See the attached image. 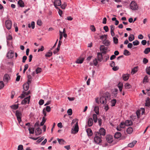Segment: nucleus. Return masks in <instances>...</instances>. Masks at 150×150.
Segmentation results:
<instances>
[{"label": "nucleus", "instance_id": "obj_55", "mask_svg": "<svg viewBox=\"0 0 150 150\" xmlns=\"http://www.w3.org/2000/svg\"><path fill=\"white\" fill-rule=\"evenodd\" d=\"M125 123L124 122H122L120 125V128H124L125 127Z\"/></svg>", "mask_w": 150, "mask_h": 150}, {"label": "nucleus", "instance_id": "obj_33", "mask_svg": "<svg viewBox=\"0 0 150 150\" xmlns=\"http://www.w3.org/2000/svg\"><path fill=\"white\" fill-rule=\"evenodd\" d=\"M93 119L94 122L95 123L97 121V115L95 114H93Z\"/></svg>", "mask_w": 150, "mask_h": 150}, {"label": "nucleus", "instance_id": "obj_18", "mask_svg": "<svg viewBox=\"0 0 150 150\" xmlns=\"http://www.w3.org/2000/svg\"><path fill=\"white\" fill-rule=\"evenodd\" d=\"M18 4L21 7H23L24 6V2L22 0H19L18 2Z\"/></svg>", "mask_w": 150, "mask_h": 150}, {"label": "nucleus", "instance_id": "obj_11", "mask_svg": "<svg viewBox=\"0 0 150 150\" xmlns=\"http://www.w3.org/2000/svg\"><path fill=\"white\" fill-rule=\"evenodd\" d=\"M103 56L102 53L98 52L97 53V59L98 61L101 62L103 60Z\"/></svg>", "mask_w": 150, "mask_h": 150}, {"label": "nucleus", "instance_id": "obj_61", "mask_svg": "<svg viewBox=\"0 0 150 150\" xmlns=\"http://www.w3.org/2000/svg\"><path fill=\"white\" fill-rule=\"evenodd\" d=\"M103 29L106 32H107L109 31V29L108 26H104L103 27Z\"/></svg>", "mask_w": 150, "mask_h": 150}, {"label": "nucleus", "instance_id": "obj_43", "mask_svg": "<svg viewBox=\"0 0 150 150\" xmlns=\"http://www.w3.org/2000/svg\"><path fill=\"white\" fill-rule=\"evenodd\" d=\"M67 112L69 115H71L72 114V111L71 109H69L67 111Z\"/></svg>", "mask_w": 150, "mask_h": 150}, {"label": "nucleus", "instance_id": "obj_19", "mask_svg": "<svg viewBox=\"0 0 150 150\" xmlns=\"http://www.w3.org/2000/svg\"><path fill=\"white\" fill-rule=\"evenodd\" d=\"M129 74H128L123 75L122 76L123 79L125 81L129 79Z\"/></svg>", "mask_w": 150, "mask_h": 150}, {"label": "nucleus", "instance_id": "obj_16", "mask_svg": "<svg viewBox=\"0 0 150 150\" xmlns=\"http://www.w3.org/2000/svg\"><path fill=\"white\" fill-rule=\"evenodd\" d=\"M10 77L8 75L5 74L4 77V82H8V81Z\"/></svg>", "mask_w": 150, "mask_h": 150}, {"label": "nucleus", "instance_id": "obj_8", "mask_svg": "<svg viewBox=\"0 0 150 150\" xmlns=\"http://www.w3.org/2000/svg\"><path fill=\"white\" fill-rule=\"evenodd\" d=\"M61 1L60 0H54V5L57 9H58L59 8L57 6H61Z\"/></svg>", "mask_w": 150, "mask_h": 150}, {"label": "nucleus", "instance_id": "obj_36", "mask_svg": "<svg viewBox=\"0 0 150 150\" xmlns=\"http://www.w3.org/2000/svg\"><path fill=\"white\" fill-rule=\"evenodd\" d=\"M116 102V100L115 99H113L111 101V106H114L115 105Z\"/></svg>", "mask_w": 150, "mask_h": 150}, {"label": "nucleus", "instance_id": "obj_12", "mask_svg": "<svg viewBox=\"0 0 150 150\" xmlns=\"http://www.w3.org/2000/svg\"><path fill=\"white\" fill-rule=\"evenodd\" d=\"M106 140L109 143H111L113 141L112 137L111 135L107 136L106 137Z\"/></svg>", "mask_w": 150, "mask_h": 150}, {"label": "nucleus", "instance_id": "obj_42", "mask_svg": "<svg viewBox=\"0 0 150 150\" xmlns=\"http://www.w3.org/2000/svg\"><path fill=\"white\" fill-rule=\"evenodd\" d=\"M42 71V69L41 68L38 67L36 69V72L37 74L40 73Z\"/></svg>", "mask_w": 150, "mask_h": 150}, {"label": "nucleus", "instance_id": "obj_25", "mask_svg": "<svg viewBox=\"0 0 150 150\" xmlns=\"http://www.w3.org/2000/svg\"><path fill=\"white\" fill-rule=\"evenodd\" d=\"M84 60V59L83 58H79L76 60V62L78 64H81L83 63Z\"/></svg>", "mask_w": 150, "mask_h": 150}, {"label": "nucleus", "instance_id": "obj_40", "mask_svg": "<svg viewBox=\"0 0 150 150\" xmlns=\"http://www.w3.org/2000/svg\"><path fill=\"white\" fill-rule=\"evenodd\" d=\"M52 52H48L45 54V57H49L52 55Z\"/></svg>", "mask_w": 150, "mask_h": 150}, {"label": "nucleus", "instance_id": "obj_5", "mask_svg": "<svg viewBox=\"0 0 150 150\" xmlns=\"http://www.w3.org/2000/svg\"><path fill=\"white\" fill-rule=\"evenodd\" d=\"M16 115L17 117V119L19 123L21 121V116L22 114L21 112L18 110H16Z\"/></svg>", "mask_w": 150, "mask_h": 150}, {"label": "nucleus", "instance_id": "obj_60", "mask_svg": "<svg viewBox=\"0 0 150 150\" xmlns=\"http://www.w3.org/2000/svg\"><path fill=\"white\" fill-rule=\"evenodd\" d=\"M44 103V100L42 99H40L39 102V104L40 105H42Z\"/></svg>", "mask_w": 150, "mask_h": 150}, {"label": "nucleus", "instance_id": "obj_57", "mask_svg": "<svg viewBox=\"0 0 150 150\" xmlns=\"http://www.w3.org/2000/svg\"><path fill=\"white\" fill-rule=\"evenodd\" d=\"M37 24L38 25H41L42 24V22L40 20H38L37 21Z\"/></svg>", "mask_w": 150, "mask_h": 150}, {"label": "nucleus", "instance_id": "obj_26", "mask_svg": "<svg viewBox=\"0 0 150 150\" xmlns=\"http://www.w3.org/2000/svg\"><path fill=\"white\" fill-rule=\"evenodd\" d=\"M145 105L146 106H150V99L149 98H147V99L146 101Z\"/></svg>", "mask_w": 150, "mask_h": 150}, {"label": "nucleus", "instance_id": "obj_48", "mask_svg": "<svg viewBox=\"0 0 150 150\" xmlns=\"http://www.w3.org/2000/svg\"><path fill=\"white\" fill-rule=\"evenodd\" d=\"M4 84L3 81H0V89H2L4 86Z\"/></svg>", "mask_w": 150, "mask_h": 150}, {"label": "nucleus", "instance_id": "obj_17", "mask_svg": "<svg viewBox=\"0 0 150 150\" xmlns=\"http://www.w3.org/2000/svg\"><path fill=\"white\" fill-rule=\"evenodd\" d=\"M125 124L126 126H130L132 124V122L131 120H127L125 121Z\"/></svg>", "mask_w": 150, "mask_h": 150}, {"label": "nucleus", "instance_id": "obj_63", "mask_svg": "<svg viewBox=\"0 0 150 150\" xmlns=\"http://www.w3.org/2000/svg\"><path fill=\"white\" fill-rule=\"evenodd\" d=\"M147 42L145 40H143L142 41L141 43L142 45H144Z\"/></svg>", "mask_w": 150, "mask_h": 150}, {"label": "nucleus", "instance_id": "obj_37", "mask_svg": "<svg viewBox=\"0 0 150 150\" xmlns=\"http://www.w3.org/2000/svg\"><path fill=\"white\" fill-rule=\"evenodd\" d=\"M150 52V48L148 47L145 49L144 52L145 54H147Z\"/></svg>", "mask_w": 150, "mask_h": 150}, {"label": "nucleus", "instance_id": "obj_52", "mask_svg": "<svg viewBox=\"0 0 150 150\" xmlns=\"http://www.w3.org/2000/svg\"><path fill=\"white\" fill-rule=\"evenodd\" d=\"M47 112H49L51 110V108L50 106H47L45 109Z\"/></svg>", "mask_w": 150, "mask_h": 150}, {"label": "nucleus", "instance_id": "obj_34", "mask_svg": "<svg viewBox=\"0 0 150 150\" xmlns=\"http://www.w3.org/2000/svg\"><path fill=\"white\" fill-rule=\"evenodd\" d=\"M57 140H58L59 143L60 144H64V140L62 139H59V138L57 139Z\"/></svg>", "mask_w": 150, "mask_h": 150}, {"label": "nucleus", "instance_id": "obj_39", "mask_svg": "<svg viewBox=\"0 0 150 150\" xmlns=\"http://www.w3.org/2000/svg\"><path fill=\"white\" fill-rule=\"evenodd\" d=\"M11 108L14 109V110H16L17 109L18 107V105H12L11 106Z\"/></svg>", "mask_w": 150, "mask_h": 150}, {"label": "nucleus", "instance_id": "obj_46", "mask_svg": "<svg viewBox=\"0 0 150 150\" xmlns=\"http://www.w3.org/2000/svg\"><path fill=\"white\" fill-rule=\"evenodd\" d=\"M113 42L115 44H117L118 42V39L115 37H114L113 38Z\"/></svg>", "mask_w": 150, "mask_h": 150}, {"label": "nucleus", "instance_id": "obj_44", "mask_svg": "<svg viewBox=\"0 0 150 150\" xmlns=\"http://www.w3.org/2000/svg\"><path fill=\"white\" fill-rule=\"evenodd\" d=\"M98 59H97V58H95L93 60V64H94V65L95 66H96L98 63Z\"/></svg>", "mask_w": 150, "mask_h": 150}, {"label": "nucleus", "instance_id": "obj_7", "mask_svg": "<svg viewBox=\"0 0 150 150\" xmlns=\"http://www.w3.org/2000/svg\"><path fill=\"white\" fill-rule=\"evenodd\" d=\"M79 126L78 123L76 122L75 125L74 129L72 128L71 129L72 132L74 134H76L79 131Z\"/></svg>", "mask_w": 150, "mask_h": 150}, {"label": "nucleus", "instance_id": "obj_24", "mask_svg": "<svg viewBox=\"0 0 150 150\" xmlns=\"http://www.w3.org/2000/svg\"><path fill=\"white\" fill-rule=\"evenodd\" d=\"M103 44L106 46H108L110 45V42L109 41L106 40H103Z\"/></svg>", "mask_w": 150, "mask_h": 150}, {"label": "nucleus", "instance_id": "obj_58", "mask_svg": "<svg viewBox=\"0 0 150 150\" xmlns=\"http://www.w3.org/2000/svg\"><path fill=\"white\" fill-rule=\"evenodd\" d=\"M44 137H41L37 141V142L38 143H40V142H41L43 139H44Z\"/></svg>", "mask_w": 150, "mask_h": 150}, {"label": "nucleus", "instance_id": "obj_2", "mask_svg": "<svg viewBox=\"0 0 150 150\" xmlns=\"http://www.w3.org/2000/svg\"><path fill=\"white\" fill-rule=\"evenodd\" d=\"M138 6L134 1H132L130 4V8L132 10L136 11L138 9Z\"/></svg>", "mask_w": 150, "mask_h": 150}, {"label": "nucleus", "instance_id": "obj_4", "mask_svg": "<svg viewBox=\"0 0 150 150\" xmlns=\"http://www.w3.org/2000/svg\"><path fill=\"white\" fill-rule=\"evenodd\" d=\"M96 135L101 136V135L104 136L105 134V130L103 128L100 129L99 132H95Z\"/></svg>", "mask_w": 150, "mask_h": 150}, {"label": "nucleus", "instance_id": "obj_20", "mask_svg": "<svg viewBox=\"0 0 150 150\" xmlns=\"http://www.w3.org/2000/svg\"><path fill=\"white\" fill-rule=\"evenodd\" d=\"M121 136V133L120 132H117L114 135L115 138L118 139L120 138Z\"/></svg>", "mask_w": 150, "mask_h": 150}, {"label": "nucleus", "instance_id": "obj_22", "mask_svg": "<svg viewBox=\"0 0 150 150\" xmlns=\"http://www.w3.org/2000/svg\"><path fill=\"white\" fill-rule=\"evenodd\" d=\"M138 67H135L132 69L131 72L132 74H134L136 73L137 71Z\"/></svg>", "mask_w": 150, "mask_h": 150}, {"label": "nucleus", "instance_id": "obj_27", "mask_svg": "<svg viewBox=\"0 0 150 150\" xmlns=\"http://www.w3.org/2000/svg\"><path fill=\"white\" fill-rule=\"evenodd\" d=\"M28 26L29 28H30L31 27L33 29L35 28V22L34 21L32 22L31 24H29L28 25Z\"/></svg>", "mask_w": 150, "mask_h": 150}, {"label": "nucleus", "instance_id": "obj_15", "mask_svg": "<svg viewBox=\"0 0 150 150\" xmlns=\"http://www.w3.org/2000/svg\"><path fill=\"white\" fill-rule=\"evenodd\" d=\"M93 123V119L91 118H89L88 121V125L89 127L92 126Z\"/></svg>", "mask_w": 150, "mask_h": 150}, {"label": "nucleus", "instance_id": "obj_10", "mask_svg": "<svg viewBox=\"0 0 150 150\" xmlns=\"http://www.w3.org/2000/svg\"><path fill=\"white\" fill-rule=\"evenodd\" d=\"M100 49L102 54H105L106 53L107 48L105 47L103 45L100 46Z\"/></svg>", "mask_w": 150, "mask_h": 150}, {"label": "nucleus", "instance_id": "obj_45", "mask_svg": "<svg viewBox=\"0 0 150 150\" xmlns=\"http://www.w3.org/2000/svg\"><path fill=\"white\" fill-rule=\"evenodd\" d=\"M7 44H8V41L11 40L12 39V37L11 35H9L8 36V37H7Z\"/></svg>", "mask_w": 150, "mask_h": 150}, {"label": "nucleus", "instance_id": "obj_51", "mask_svg": "<svg viewBox=\"0 0 150 150\" xmlns=\"http://www.w3.org/2000/svg\"><path fill=\"white\" fill-rule=\"evenodd\" d=\"M148 62V60L145 58H144L143 59V62L144 64H146Z\"/></svg>", "mask_w": 150, "mask_h": 150}, {"label": "nucleus", "instance_id": "obj_14", "mask_svg": "<svg viewBox=\"0 0 150 150\" xmlns=\"http://www.w3.org/2000/svg\"><path fill=\"white\" fill-rule=\"evenodd\" d=\"M35 132L36 135H38L41 134L42 130L39 127H38L36 129Z\"/></svg>", "mask_w": 150, "mask_h": 150}, {"label": "nucleus", "instance_id": "obj_13", "mask_svg": "<svg viewBox=\"0 0 150 150\" xmlns=\"http://www.w3.org/2000/svg\"><path fill=\"white\" fill-rule=\"evenodd\" d=\"M30 83H28V82H27V83H25L23 85V89L25 91H26L28 90L29 88V85Z\"/></svg>", "mask_w": 150, "mask_h": 150}, {"label": "nucleus", "instance_id": "obj_31", "mask_svg": "<svg viewBox=\"0 0 150 150\" xmlns=\"http://www.w3.org/2000/svg\"><path fill=\"white\" fill-rule=\"evenodd\" d=\"M123 54L126 56H128L131 54L127 50L125 49L123 52Z\"/></svg>", "mask_w": 150, "mask_h": 150}, {"label": "nucleus", "instance_id": "obj_35", "mask_svg": "<svg viewBox=\"0 0 150 150\" xmlns=\"http://www.w3.org/2000/svg\"><path fill=\"white\" fill-rule=\"evenodd\" d=\"M107 35H102L100 36V39L102 40L103 41V40H106L107 38Z\"/></svg>", "mask_w": 150, "mask_h": 150}, {"label": "nucleus", "instance_id": "obj_53", "mask_svg": "<svg viewBox=\"0 0 150 150\" xmlns=\"http://www.w3.org/2000/svg\"><path fill=\"white\" fill-rule=\"evenodd\" d=\"M148 77L147 76H145L143 79V83L148 82Z\"/></svg>", "mask_w": 150, "mask_h": 150}, {"label": "nucleus", "instance_id": "obj_32", "mask_svg": "<svg viewBox=\"0 0 150 150\" xmlns=\"http://www.w3.org/2000/svg\"><path fill=\"white\" fill-rule=\"evenodd\" d=\"M134 39V35L133 34H131L129 37V40L130 41H132Z\"/></svg>", "mask_w": 150, "mask_h": 150}, {"label": "nucleus", "instance_id": "obj_54", "mask_svg": "<svg viewBox=\"0 0 150 150\" xmlns=\"http://www.w3.org/2000/svg\"><path fill=\"white\" fill-rule=\"evenodd\" d=\"M90 28L92 31L95 32L96 31V28L94 26L91 25L90 27Z\"/></svg>", "mask_w": 150, "mask_h": 150}, {"label": "nucleus", "instance_id": "obj_23", "mask_svg": "<svg viewBox=\"0 0 150 150\" xmlns=\"http://www.w3.org/2000/svg\"><path fill=\"white\" fill-rule=\"evenodd\" d=\"M86 132L88 136H91L92 135L93 133L91 130L90 129H87L86 130Z\"/></svg>", "mask_w": 150, "mask_h": 150}, {"label": "nucleus", "instance_id": "obj_29", "mask_svg": "<svg viewBox=\"0 0 150 150\" xmlns=\"http://www.w3.org/2000/svg\"><path fill=\"white\" fill-rule=\"evenodd\" d=\"M99 108L98 106H96L94 108V111L95 113L98 115L99 113Z\"/></svg>", "mask_w": 150, "mask_h": 150}, {"label": "nucleus", "instance_id": "obj_9", "mask_svg": "<svg viewBox=\"0 0 150 150\" xmlns=\"http://www.w3.org/2000/svg\"><path fill=\"white\" fill-rule=\"evenodd\" d=\"M5 25L7 28L8 29H10L11 27V21L9 20L6 21L5 22Z\"/></svg>", "mask_w": 150, "mask_h": 150}, {"label": "nucleus", "instance_id": "obj_6", "mask_svg": "<svg viewBox=\"0 0 150 150\" xmlns=\"http://www.w3.org/2000/svg\"><path fill=\"white\" fill-rule=\"evenodd\" d=\"M30 96H29L25 98L21 102V104L23 105H25L27 103L28 104L30 102Z\"/></svg>", "mask_w": 150, "mask_h": 150}, {"label": "nucleus", "instance_id": "obj_30", "mask_svg": "<svg viewBox=\"0 0 150 150\" xmlns=\"http://www.w3.org/2000/svg\"><path fill=\"white\" fill-rule=\"evenodd\" d=\"M133 131V128L131 127H129L127 128V132L128 134H130Z\"/></svg>", "mask_w": 150, "mask_h": 150}, {"label": "nucleus", "instance_id": "obj_21", "mask_svg": "<svg viewBox=\"0 0 150 150\" xmlns=\"http://www.w3.org/2000/svg\"><path fill=\"white\" fill-rule=\"evenodd\" d=\"M14 52L12 51L8 52L7 53V56L9 58H11L13 57Z\"/></svg>", "mask_w": 150, "mask_h": 150}, {"label": "nucleus", "instance_id": "obj_38", "mask_svg": "<svg viewBox=\"0 0 150 150\" xmlns=\"http://www.w3.org/2000/svg\"><path fill=\"white\" fill-rule=\"evenodd\" d=\"M126 89H129L131 88V86L128 83H126L124 85Z\"/></svg>", "mask_w": 150, "mask_h": 150}, {"label": "nucleus", "instance_id": "obj_59", "mask_svg": "<svg viewBox=\"0 0 150 150\" xmlns=\"http://www.w3.org/2000/svg\"><path fill=\"white\" fill-rule=\"evenodd\" d=\"M27 57L26 56H24L23 57L22 62L23 63H25V61L27 59Z\"/></svg>", "mask_w": 150, "mask_h": 150}, {"label": "nucleus", "instance_id": "obj_3", "mask_svg": "<svg viewBox=\"0 0 150 150\" xmlns=\"http://www.w3.org/2000/svg\"><path fill=\"white\" fill-rule=\"evenodd\" d=\"M101 137L99 136L96 135V134L95 133V137L94 138L95 142L97 144H99L102 142L101 139Z\"/></svg>", "mask_w": 150, "mask_h": 150}, {"label": "nucleus", "instance_id": "obj_28", "mask_svg": "<svg viewBox=\"0 0 150 150\" xmlns=\"http://www.w3.org/2000/svg\"><path fill=\"white\" fill-rule=\"evenodd\" d=\"M28 129L29 131L30 134H34V129L33 127H29Z\"/></svg>", "mask_w": 150, "mask_h": 150}, {"label": "nucleus", "instance_id": "obj_1", "mask_svg": "<svg viewBox=\"0 0 150 150\" xmlns=\"http://www.w3.org/2000/svg\"><path fill=\"white\" fill-rule=\"evenodd\" d=\"M110 98V95L108 92L104 93L100 97V103L103 104H105L107 100H109Z\"/></svg>", "mask_w": 150, "mask_h": 150}, {"label": "nucleus", "instance_id": "obj_56", "mask_svg": "<svg viewBox=\"0 0 150 150\" xmlns=\"http://www.w3.org/2000/svg\"><path fill=\"white\" fill-rule=\"evenodd\" d=\"M66 6L67 4H66V3H64L62 4V5L61 6V7L62 9H64Z\"/></svg>", "mask_w": 150, "mask_h": 150}, {"label": "nucleus", "instance_id": "obj_47", "mask_svg": "<svg viewBox=\"0 0 150 150\" xmlns=\"http://www.w3.org/2000/svg\"><path fill=\"white\" fill-rule=\"evenodd\" d=\"M18 150H24L23 146L22 145H19L18 147Z\"/></svg>", "mask_w": 150, "mask_h": 150}, {"label": "nucleus", "instance_id": "obj_49", "mask_svg": "<svg viewBox=\"0 0 150 150\" xmlns=\"http://www.w3.org/2000/svg\"><path fill=\"white\" fill-rule=\"evenodd\" d=\"M146 71L148 74L150 75V67L146 68Z\"/></svg>", "mask_w": 150, "mask_h": 150}, {"label": "nucleus", "instance_id": "obj_41", "mask_svg": "<svg viewBox=\"0 0 150 150\" xmlns=\"http://www.w3.org/2000/svg\"><path fill=\"white\" fill-rule=\"evenodd\" d=\"M28 83H30L32 81V77L30 75L28 76Z\"/></svg>", "mask_w": 150, "mask_h": 150}, {"label": "nucleus", "instance_id": "obj_64", "mask_svg": "<svg viewBox=\"0 0 150 150\" xmlns=\"http://www.w3.org/2000/svg\"><path fill=\"white\" fill-rule=\"evenodd\" d=\"M123 84L122 83L120 82L118 85V87L119 88H122Z\"/></svg>", "mask_w": 150, "mask_h": 150}, {"label": "nucleus", "instance_id": "obj_62", "mask_svg": "<svg viewBox=\"0 0 150 150\" xmlns=\"http://www.w3.org/2000/svg\"><path fill=\"white\" fill-rule=\"evenodd\" d=\"M11 98L12 99L13 98L14 96L15 95V93L14 91H12L11 92Z\"/></svg>", "mask_w": 150, "mask_h": 150}, {"label": "nucleus", "instance_id": "obj_50", "mask_svg": "<svg viewBox=\"0 0 150 150\" xmlns=\"http://www.w3.org/2000/svg\"><path fill=\"white\" fill-rule=\"evenodd\" d=\"M133 43L134 45H137L139 44V42L138 40H135L133 42Z\"/></svg>", "mask_w": 150, "mask_h": 150}]
</instances>
